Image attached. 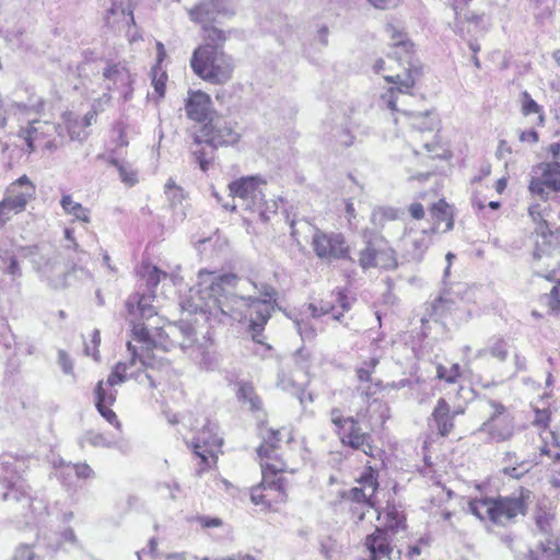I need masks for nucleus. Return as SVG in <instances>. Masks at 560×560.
Returning a JSON list of instances; mask_svg holds the SVG:
<instances>
[{"mask_svg": "<svg viewBox=\"0 0 560 560\" xmlns=\"http://www.w3.org/2000/svg\"><path fill=\"white\" fill-rule=\"evenodd\" d=\"M190 293L192 301L183 303L184 310L208 314L223 323L249 317L253 339L257 342H261L259 337L277 298L276 290L268 284L258 287L234 273L217 275L206 270L198 272L197 287Z\"/></svg>", "mask_w": 560, "mask_h": 560, "instance_id": "1", "label": "nucleus"}, {"mask_svg": "<svg viewBox=\"0 0 560 560\" xmlns=\"http://www.w3.org/2000/svg\"><path fill=\"white\" fill-rule=\"evenodd\" d=\"M132 335L135 340L148 347L161 348L163 351L179 347L205 370H213L217 365L213 353L208 349L209 341L197 342L195 328L187 322L155 328L154 334H151L144 324H133Z\"/></svg>", "mask_w": 560, "mask_h": 560, "instance_id": "2", "label": "nucleus"}, {"mask_svg": "<svg viewBox=\"0 0 560 560\" xmlns=\"http://www.w3.org/2000/svg\"><path fill=\"white\" fill-rule=\"evenodd\" d=\"M44 108L45 100L40 96H33L27 103L13 105V114L19 122L18 137L24 141L27 153L34 152L37 148L56 149L55 133L63 138L60 125L42 119Z\"/></svg>", "mask_w": 560, "mask_h": 560, "instance_id": "3", "label": "nucleus"}, {"mask_svg": "<svg viewBox=\"0 0 560 560\" xmlns=\"http://www.w3.org/2000/svg\"><path fill=\"white\" fill-rule=\"evenodd\" d=\"M387 412L388 408L384 402L373 399L365 411L359 410L354 416L347 418L342 416L340 409L334 408L330 411V421L343 445L372 456V435L363 431L360 424L365 423L372 430L377 423L383 424L385 422L388 417Z\"/></svg>", "mask_w": 560, "mask_h": 560, "instance_id": "4", "label": "nucleus"}, {"mask_svg": "<svg viewBox=\"0 0 560 560\" xmlns=\"http://www.w3.org/2000/svg\"><path fill=\"white\" fill-rule=\"evenodd\" d=\"M377 488V472L368 467L358 479V486L346 491L343 498L351 501L350 510L358 521H363L366 513L373 511L377 515V520H384L385 526L396 532L402 526L405 515L399 508L390 504H387L384 511L381 512L376 508L375 500Z\"/></svg>", "mask_w": 560, "mask_h": 560, "instance_id": "5", "label": "nucleus"}, {"mask_svg": "<svg viewBox=\"0 0 560 560\" xmlns=\"http://www.w3.org/2000/svg\"><path fill=\"white\" fill-rule=\"evenodd\" d=\"M20 462L13 458H0V502L8 504L25 521L45 509L42 501L32 497L31 490L19 476Z\"/></svg>", "mask_w": 560, "mask_h": 560, "instance_id": "6", "label": "nucleus"}, {"mask_svg": "<svg viewBox=\"0 0 560 560\" xmlns=\"http://www.w3.org/2000/svg\"><path fill=\"white\" fill-rule=\"evenodd\" d=\"M529 498L530 491L521 488L506 497L471 499L468 511L480 521L504 526L518 515L525 514Z\"/></svg>", "mask_w": 560, "mask_h": 560, "instance_id": "7", "label": "nucleus"}, {"mask_svg": "<svg viewBox=\"0 0 560 560\" xmlns=\"http://www.w3.org/2000/svg\"><path fill=\"white\" fill-rule=\"evenodd\" d=\"M190 67L196 75L213 84L226 83L234 70L232 58L210 45H200L194 50Z\"/></svg>", "mask_w": 560, "mask_h": 560, "instance_id": "8", "label": "nucleus"}, {"mask_svg": "<svg viewBox=\"0 0 560 560\" xmlns=\"http://www.w3.org/2000/svg\"><path fill=\"white\" fill-rule=\"evenodd\" d=\"M240 135L233 127L222 118H210L195 133V143L197 145L206 144L200 149L192 151L200 168L208 170L210 161L213 159V150L221 145L234 144L238 141Z\"/></svg>", "mask_w": 560, "mask_h": 560, "instance_id": "9", "label": "nucleus"}, {"mask_svg": "<svg viewBox=\"0 0 560 560\" xmlns=\"http://www.w3.org/2000/svg\"><path fill=\"white\" fill-rule=\"evenodd\" d=\"M549 207L541 203H532L528 207V215L536 224L535 232L541 242L536 241V248L533 253V268L535 272L541 277L549 278L550 271L553 272L555 267L551 261V252L553 249L555 235L548 225Z\"/></svg>", "mask_w": 560, "mask_h": 560, "instance_id": "10", "label": "nucleus"}, {"mask_svg": "<svg viewBox=\"0 0 560 560\" xmlns=\"http://www.w3.org/2000/svg\"><path fill=\"white\" fill-rule=\"evenodd\" d=\"M386 33L393 40L390 56L404 67V72L396 75H384V79L389 83L397 84L400 91L410 90L415 85L416 77L419 75V70L412 59L413 44L393 25H387Z\"/></svg>", "mask_w": 560, "mask_h": 560, "instance_id": "11", "label": "nucleus"}, {"mask_svg": "<svg viewBox=\"0 0 560 560\" xmlns=\"http://www.w3.org/2000/svg\"><path fill=\"white\" fill-rule=\"evenodd\" d=\"M265 182L257 176L243 177L229 185L230 194L240 200V206L246 210L257 213L262 222L269 220V212H276L275 201L269 205L265 201L262 186Z\"/></svg>", "mask_w": 560, "mask_h": 560, "instance_id": "12", "label": "nucleus"}, {"mask_svg": "<svg viewBox=\"0 0 560 560\" xmlns=\"http://www.w3.org/2000/svg\"><path fill=\"white\" fill-rule=\"evenodd\" d=\"M262 481L259 486L252 489L250 500L254 504H265L270 506L272 501L283 502L287 498L285 483L282 477H278L279 472L291 471L285 462L261 463Z\"/></svg>", "mask_w": 560, "mask_h": 560, "instance_id": "13", "label": "nucleus"}, {"mask_svg": "<svg viewBox=\"0 0 560 560\" xmlns=\"http://www.w3.org/2000/svg\"><path fill=\"white\" fill-rule=\"evenodd\" d=\"M127 350L129 352V360L126 362H118L107 380L104 381L107 387H114L122 384L128 380H133L138 384L147 385L148 387H154L153 376L148 372L150 362L143 354H139L138 350L130 341L127 342Z\"/></svg>", "mask_w": 560, "mask_h": 560, "instance_id": "14", "label": "nucleus"}, {"mask_svg": "<svg viewBox=\"0 0 560 560\" xmlns=\"http://www.w3.org/2000/svg\"><path fill=\"white\" fill-rule=\"evenodd\" d=\"M470 295V288L463 283L456 284L455 288L444 292L432 303V316L442 319L450 315L458 322L467 320L470 315V308L467 304Z\"/></svg>", "mask_w": 560, "mask_h": 560, "instance_id": "15", "label": "nucleus"}, {"mask_svg": "<svg viewBox=\"0 0 560 560\" xmlns=\"http://www.w3.org/2000/svg\"><path fill=\"white\" fill-rule=\"evenodd\" d=\"M34 195L35 186L26 175L13 182L7 190V196L0 201V226L9 222L13 215L23 212Z\"/></svg>", "mask_w": 560, "mask_h": 560, "instance_id": "16", "label": "nucleus"}, {"mask_svg": "<svg viewBox=\"0 0 560 560\" xmlns=\"http://www.w3.org/2000/svg\"><path fill=\"white\" fill-rule=\"evenodd\" d=\"M311 245L315 255L327 262L342 259L352 260L350 247L340 232H325L315 229Z\"/></svg>", "mask_w": 560, "mask_h": 560, "instance_id": "17", "label": "nucleus"}, {"mask_svg": "<svg viewBox=\"0 0 560 560\" xmlns=\"http://www.w3.org/2000/svg\"><path fill=\"white\" fill-rule=\"evenodd\" d=\"M492 413L478 429L477 433L486 434L490 442H504L510 440L515 431V422L508 408L499 401L490 400Z\"/></svg>", "mask_w": 560, "mask_h": 560, "instance_id": "18", "label": "nucleus"}, {"mask_svg": "<svg viewBox=\"0 0 560 560\" xmlns=\"http://www.w3.org/2000/svg\"><path fill=\"white\" fill-rule=\"evenodd\" d=\"M222 438L218 434V425L212 422H207L202 430L194 438L192 451L195 455L200 459L197 474L200 475L212 464L215 463L217 454L222 445Z\"/></svg>", "mask_w": 560, "mask_h": 560, "instance_id": "19", "label": "nucleus"}, {"mask_svg": "<svg viewBox=\"0 0 560 560\" xmlns=\"http://www.w3.org/2000/svg\"><path fill=\"white\" fill-rule=\"evenodd\" d=\"M357 261L363 270L371 268L394 269L397 266L394 249L382 237L365 242L364 247L358 252Z\"/></svg>", "mask_w": 560, "mask_h": 560, "instance_id": "20", "label": "nucleus"}, {"mask_svg": "<svg viewBox=\"0 0 560 560\" xmlns=\"http://www.w3.org/2000/svg\"><path fill=\"white\" fill-rule=\"evenodd\" d=\"M32 262L36 272L48 285L54 289L66 287L68 269L60 254L34 256Z\"/></svg>", "mask_w": 560, "mask_h": 560, "instance_id": "21", "label": "nucleus"}, {"mask_svg": "<svg viewBox=\"0 0 560 560\" xmlns=\"http://www.w3.org/2000/svg\"><path fill=\"white\" fill-rule=\"evenodd\" d=\"M539 170L540 174L532 178L528 189L546 202L552 199V194L560 192V160L541 164Z\"/></svg>", "mask_w": 560, "mask_h": 560, "instance_id": "22", "label": "nucleus"}, {"mask_svg": "<svg viewBox=\"0 0 560 560\" xmlns=\"http://www.w3.org/2000/svg\"><path fill=\"white\" fill-rule=\"evenodd\" d=\"M234 9L228 0H203L188 11L189 19L200 25L212 24L219 16H231Z\"/></svg>", "mask_w": 560, "mask_h": 560, "instance_id": "23", "label": "nucleus"}, {"mask_svg": "<svg viewBox=\"0 0 560 560\" xmlns=\"http://www.w3.org/2000/svg\"><path fill=\"white\" fill-rule=\"evenodd\" d=\"M368 551L364 560H396L400 558V550L392 545V538L384 529L376 528L374 533L366 536L364 541Z\"/></svg>", "mask_w": 560, "mask_h": 560, "instance_id": "24", "label": "nucleus"}, {"mask_svg": "<svg viewBox=\"0 0 560 560\" xmlns=\"http://www.w3.org/2000/svg\"><path fill=\"white\" fill-rule=\"evenodd\" d=\"M51 466L55 476L68 488L75 487L80 479L94 477L93 469L85 463H67L61 457H52Z\"/></svg>", "mask_w": 560, "mask_h": 560, "instance_id": "25", "label": "nucleus"}, {"mask_svg": "<svg viewBox=\"0 0 560 560\" xmlns=\"http://www.w3.org/2000/svg\"><path fill=\"white\" fill-rule=\"evenodd\" d=\"M460 408L451 410L444 398H440L430 418V427L436 429L440 435L447 436L454 429V418L463 413Z\"/></svg>", "mask_w": 560, "mask_h": 560, "instance_id": "26", "label": "nucleus"}, {"mask_svg": "<svg viewBox=\"0 0 560 560\" xmlns=\"http://www.w3.org/2000/svg\"><path fill=\"white\" fill-rule=\"evenodd\" d=\"M117 392L113 387H107L104 381L97 383L95 389V406L100 415L117 430H120L121 423L117 415L109 408L116 400Z\"/></svg>", "mask_w": 560, "mask_h": 560, "instance_id": "27", "label": "nucleus"}, {"mask_svg": "<svg viewBox=\"0 0 560 560\" xmlns=\"http://www.w3.org/2000/svg\"><path fill=\"white\" fill-rule=\"evenodd\" d=\"M428 215L430 225L427 229L432 234L448 232L454 226L452 209L443 199L431 206Z\"/></svg>", "mask_w": 560, "mask_h": 560, "instance_id": "28", "label": "nucleus"}, {"mask_svg": "<svg viewBox=\"0 0 560 560\" xmlns=\"http://www.w3.org/2000/svg\"><path fill=\"white\" fill-rule=\"evenodd\" d=\"M287 439V442L292 440L290 430L282 428L280 430H267L264 435V442L258 447L257 452L261 459V463H277L283 462L280 457H278L276 450L279 447V443Z\"/></svg>", "mask_w": 560, "mask_h": 560, "instance_id": "29", "label": "nucleus"}, {"mask_svg": "<svg viewBox=\"0 0 560 560\" xmlns=\"http://www.w3.org/2000/svg\"><path fill=\"white\" fill-rule=\"evenodd\" d=\"M185 109L188 118L198 122L210 119L212 113V102L210 96L201 91H191L188 93Z\"/></svg>", "mask_w": 560, "mask_h": 560, "instance_id": "30", "label": "nucleus"}, {"mask_svg": "<svg viewBox=\"0 0 560 560\" xmlns=\"http://www.w3.org/2000/svg\"><path fill=\"white\" fill-rule=\"evenodd\" d=\"M103 77L109 82L106 86L107 90H117L125 96V98L128 97L132 80L131 74L125 65L120 62L108 63L103 70Z\"/></svg>", "mask_w": 560, "mask_h": 560, "instance_id": "31", "label": "nucleus"}, {"mask_svg": "<svg viewBox=\"0 0 560 560\" xmlns=\"http://www.w3.org/2000/svg\"><path fill=\"white\" fill-rule=\"evenodd\" d=\"M306 382L305 366H300L296 370L282 369L278 374L277 385L292 395L299 396L304 388Z\"/></svg>", "mask_w": 560, "mask_h": 560, "instance_id": "32", "label": "nucleus"}, {"mask_svg": "<svg viewBox=\"0 0 560 560\" xmlns=\"http://www.w3.org/2000/svg\"><path fill=\"white\" fill-rule=\"evenodd\" d=\"M487 354L500 362H504L509 355V342L502 337L493 336L488 340L485 348L479 349L474 354L472 360L482 359Z\"/></svg>", "mask_w": 560, "mask_h": 560, "instance_id": "33", "label": "nucleus"}, {"mask_svg": "<svg viewBox=\"0 0 560 560\" xmlns=\"http://www.w3.org/2000/svg\"><path fill=\"white\" fill-rule=\"evenodd\" d=\"M521 113L525 117L532 115L536 116L533 120V125L536 127H542L545 125V112L544 107L539 105L527 91H523L520 95Z\"/></svg>", "mask_w": 560, "mask_h": 560, "instance_id": "34", "label": "nucleus"}, {"mask_svg": "<svg viewBox=\"0 0 560 560\" xmlns=\"http://www.w3.org/2000/svg\"><path fill=\"white\" fill-rule=\"evenodd\" d=\"M152 296L151 295H139L136 294L130 296L127 301V308L130 314L135 316H139L143 319H150L153 317L156 312L151 304Z\"/></svg>", "mask_w": 560, "mask_h": 560, "instance_id": "35", "label": "nucleus"}, {"mask_svg": "<svg viewBox=\"0 0 560 560\" xmlns=\"http://www.w3.org/2000/svg\"><path fill=\"white\" fill-rule=\"evenodd\" d=\"M62 120L63 125L60 126L62 127L63 138L66 135H68L72 141H83L88 138L89 133L84 128L83 122L73 113H65L62 115Z\"/></svg>", "mask_w": 560, "mask_h": 560, "instance_id": "36", "label": "nucleus"}, {"mask_svg": "<svg viewBox=\"0 0 560 560\" xmlns=\"http://www.w3.org/2000/svg\"><path fill=\"white\" fill-rule=\"evenodd\" d=\"M31 255L34 256V248L20 247L19 254H15V256L7 255L4 257L9 262L5 266H0V270L4 275L9 276L13 282H16L23 276L22 268L19 264V257H28Z\"/></svg>", "mask_w": 560, "mask_h": 560, "instance_id": "37", "label": "nucleus"}, {"mask_svg": "<svg viewBox=\"0 0 560 560\" xmlns=\"http://www.w3.org/2000/svg\"><path fill=\"white\" fill-rule=\"evenodd\" d=\"M60 206L67 214L72 215L75 220L83 223L90 222L91 211L84 208L80 202L74 201L70 195H63L61 197Z\"/></svg>", "mask_w": 560, "mask_h": 560, "instance_id": "38", "label": "nucleus"}, {"mask_svg": "<svg viewBox=\"0 0 560 560\" xmlns=\"http://www.w3.org/2000/svg\"><path fill=\"white\" fill-rule=\"evenodd\" d=\"M411 126L420 133H432L438 128V119L432 113H418L412 116Z\"/></svg>", "mask_w": 560, "mask_h": 560, "instance_id": "39", "label": "nucleus"}, {"mask_svg": "<svg viewBox=\"0 0 560 560\" xmlns=\"http://www.w3.org/2000/svg\"><path fill=\"white\" fill-rule=\"evenodd\" d=\"M201 27L202 38L206 42L203 45H210L222 49L223 44L228 39L226 33L212 24L201 25Z\"/></svg>", "mask_w": 560, "mask_h": 560, "instance_id": "40", "label": "nucleus"}, {"mask_svg": "<svg viewBox=\"0 0 560 560\" xmlns=\"http://www.w3.org/2000/svg\"><path fill=\"white\" fill-rule=\"evenodd\" d=\"M109 163L117 167L119 178L126 186L132 187L138 183V172L132 167V165L126 162H120L116 159H112Z\"/></svg>", "mask_w": 560, "mask_h": 560, "instance_id": "41", "label": "nucleus"}, {"mask_svg": "<svg viewBox=\"0 0 560 560\" xmlns=\"http://www.w3.org/2000/svg\"><path fill=\"white\" fill-rule=\"evenodd\" d=\"M398 218V210L392 207H380L373 210L371 222L375 229L381 230L387 221H394Z\"/></svg>", "mask_w": 560, "mask_h": 560, "instance_id": "42", "label": "nucleus"}, {"mask_svg": "<svg viewBox=\"0 0 560 560\" xmlns=\"http://www.w3.org/2000/svg\"><path fill=\"white\" fill-rule=\"evenodd\" d=\"M421 231H422L421 235L418 237H415L411 241L412 249L410 250V255H411L412 259H415V260H421L423 257V254L431 245L430 235L432 233H430L427 228H422Z\"/></svg>", "mask_w": 560, "mask_h": 560, "instance_id": "43", "label": "nucleus"}, {"mask_svg": "<svg viewBox=\"0 0 560 560\" xmlns=\"http://www.w3.org/2000/svg\"><path fill=\"white\" fill-rule=\"evenodd\" d=\"M294 327L303 340H313L322 328L312 318H300L294 320Z\"/></svg>", "mask_w": 560, "mask_h": 560, "instance_id": "44", "label": "nucleus"}, {"mask_svg": "<svg viewBox=\"0 0 560 560\" xmlns=\"http://www.w3.org/2000/svg\"><path fill=\"white\" fill-rule=\"evenodd\" d=\"M141 276L145 280V284L149 291H153L154 288L161 281V278H165L166 273L161 271L155 266L143 265L141 268Z\"/></svg>", "mask_w": 560, "mask_h": 560, "instance_id": "45", "label": "nucleus"}, {"mask_svg": "<svg viewBox=\"0 0 560 560\" xmlns=\"http://www.w3.org/2000/svg\"><path fill=\"white\" fill-rule=\"evenodd\" d=\"M237 396L243 401L248 402L252 409H259L261 406L259 397L256 395L253 385L249 383L241 384Z\"/></svg>", "mask_w": 560, "mask_h": 560, "instance_id": "46", "label": "nucleus"}, {"mask_svg": "<svg viewBox=\"0 0 560 560\" xmlns=\"http://www.w3.org/2000/svg\"><path fill=\"white\" fill-rule=\"evenodd\" d=\"M11 560H44L37 556L31 545L20 544L15 547Z\"/></svg>", "mask_w": 560, "mask_h": 560, "instance_id": "47", "label": "nucleus"}, {"mask_svg": "<svg viewBox=\"0 0 560 560\" xmlns=\"http://www.w3.org/2000/svg\"><path fill=\"white\" fill-rule=\"evenodd\" d=\"M85 441L94 447H114L116 442L113 439H108L102 433L90 431L85 435Z\"/></svg>", "mask_w": 560, "mask_h": 560, "instance_id": "48", "label": "nucleus"}, {"mask_svg": "<svg viewBox=\"0 0 560 560\" xmlns=\"http://www.w3.org/2000/svg\"><path fill=\"white\" fill-rule=\"evenodd\" d=\"M151 75L155 92L159 94V96H163L165 93V83L167 80L165 71H163L160 66H154L152 67Z\"/></svg>", "mask_w": 560, "mask_h": 560, "instance_id": "49", "label": "nucleus"}, {"mask_svg": "<svg viewBox=\"0 0 560 560\" xmlns=\"http://www.w3.org/2000/svg\"><path fill=\"white\" fill-rule=\"evenodd\" d=\"M331 137L335 140L336 144L345 148L350 147L353 143L354 139L350 130L341 126L332 128Z\"/></svg>", "mask_w": 560, "mask_h": 560, "instance_id": "50", "label": "nucleus"}, {"mask_svg": "<svg viewBox=\"0 0 560 560\" xmlns=\"http://www.w3.org/2000/svg\"><path fill=\"white\" fill-rule=\"evenodd\" d=\"M459 370L458 364H453L451 368L439 364L436 366V376L447 383H455L460 375Z\"/></svg>", "mask_w": 560, "mask_h": 560, "instance_id": "51", "label": "nucleus"}, {"mask_svg": "<svg viewBox=\"0 0 560 560\" xmlns=\"http://www.w3.org/2000/svg\"><path fill=\"white\" fill-rule=\"evenodd\" d=\"M165 194L173 206L182 203L185 198L183 189L172 178L165 184Z\"/></svg>", "mask_w": 560, "mask_h": 560, "instance_id": "52", "label": "nucleus"}, {"mask_svg": "<svg viewBox=\"0 0 560 560\" xmlns=\"http://www.w3.org/2000/svg\"><path fill=\"white\" fill-rule=\"evenodd\" d=\"M377 364H378L377 355H373L369 361L363 362V364L357 369L358 378L361 382H369L371 380V374Z\"/></svg>", "mask_w": 560, "mask_h": 560, "instance_id": "53", "label": "nucleus"}, {"mask_svg": "<svg viewBox=\"0 0 560 560\" xmlns=\"http://www.w3.org/2000/svg\"><path fill=\"white\" fill-rule=\"evenodd\" d=\"M394 88L388 89L381 97L382 103L387 106L390 110H398L397 109V92L399 93H407L409 90L404 89L400 91L398 89L397 84H394Z\"/></svg>", "mask_w": 560, "mask_h": 560, "instance_id": "54", "label": "nucleus"}, {"mask_svg": "<svg viewBox=\"0 0 560 560\" xmlns=\"http://www.w3.org/2000/svg\"><path fill=\"white\" fill-rule=\"evenodd\" d=\"M530 467L532 465L528 462L522 460L516 466H504L503 472L512 478L518 479L524 476Z\"/></svg>", "mask_w": 560, "mask_h": 560, "instance_id": "55", "label": "nucleus"}, {"mask_svg": "<svg viewBox=\"0 0 560 560\" xmlns=\"http://www.w3.org/2000/svg\"><path fill=\"white\" fill-rule=\"evenodd\" d=\"M60 545L70 546L71 548H80V541L71 527H67L60 532Z\"/></svg>", "mask_w": 560, "mask_h": 560, "instance_id": "56", "label": "nucleus"}, {"mask_svg": "<svg viewBox=\"0 0 560 560\" xmlns=\"http://www.w3.org/2000/svg\"><path fill=\"white\" fill-rule=\"evenodd\" d=\"M559 290H560V283L553 285V288L551 289L550 291V294L548 295L547 300H548V306L550 307V310L552 312H557L560 310V295H559Z\"/></svg>", "mask_w": 560, "mask_h": 560, "instance_id": "57", "label": "nucleus"}, {"mask_svg": "<svg viewBox=\"0 0 560 560\" xmlns=\"http://www.w3.org/2000/svg\"><path fill=\"white\" fill-rule=\"evenodd\" d=\"M354 299L349 298L346 290L339 289L337 291V302L343 312H348L352 307Z\"/></svg>", "mask_w": 560, "mask_h": 560, "instance_id": "58", "label": "nucleus"}, {"mask_svg": "<svg viewBox=\"0 0 560 560\" xmlns=\"http://www.w3.org/2000/svg\"><path fill=\"white\" fill-rule=\"evenodd\" d=\"M518 139L523 143L535 144L538 142V133L535 129L523 130L518 135Z\"/></svg>", "mask_w": 560, "mask_h": 560, "instance_id": "59", "label": "nucleus"}, {"mask_svg": "<svg viewBox=\"0 0 560 560\" xmlns=\"http://www.w3.org/2000/svg\"><path fill=\"white\" fill-rule=\"evenodd\" d=\"M319 308L323 315L331 314V317L335 320H340L342 317V312H336L335 306L331 305L329 302L320 301Z\"/></svg>", "mask_w": 560, "mask_h": 560, "instance_id": "60", "label": "nucleus"}, {"mask_svg": "<svg viewBox=\"0 0 560 560\" xmlns=\"http://www.w3.org/2000/svg\"><path fill=\"white\" fill-rule=\"evenodd\" d=\"M197 522L200 524L203 528L209 527H220L222 525V520L219 517H210V516H198Z\"/></svg>", "mask_w": 560, "mask_h": 560, "instance_id": "61", "label": "nucleus"}, {"mask_svg": "<svg viewBox=\"0 0 560 560\" xmlns=\"http://www.w3.org/2000/svg\"><path fill=\"white\" fill-rule=\"evenodd\" d=\"M15 250L11 245H9L7 242H0V266L8 265L9 260H7L4 257L8 256H15Z\"/></svg>", "mask_w": 560, "mask_h": 560, "instance_id": "62", "label": "nucleus"}, {"mask_svg": "<svg viewBox=\"0 0 560 560\" xmlns=\"http://www.w3.org/2000/svg\"><path fill=\"white\" fill-rule=\"evenodd\" d=\"M58 360L62 371L67 374H71L73 371V366L68 354L65 351L60 350L58 353Z\"/></svg>", "mask_w": 560, "mask_h": 560, "instance_id": "63", "label": "nucleus"}, {"mask_svg": "<svg viewBox=\"0 0 560 560\" xmlns=\"http://www.w3.org/2000/svg\"><path fill=\"white\" fill-rule=\"evenodd\" d=\"M560 559V553H553L550 549H542L540 555H534L530 552L529 560H558Z\"/></svg>", "mask_w": 560, "mask_h": 560, "instance_id": "64", "label": "nucleus"}]
</instances>
